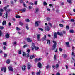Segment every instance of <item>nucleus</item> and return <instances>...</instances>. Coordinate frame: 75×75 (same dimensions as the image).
<instances>
[{
	"instance_id": "obj_1",
	"label": "nucleus",
	"mask_w": 75,
	"mask_h": 75,
	"mask_svg": "<svg viewBox=\"0 0 75 75\" xmlns=\"http://www.w3.org/2000/svg\"><path fill=\"white\" fill-rule=\"evenodd\" d=\"M6 13L5 14V16H4V18L7 19V16H8V13H9L10 11V9H7L6 10Z\"/></svg>"
},
{
	"instance_id": "obj_2",
	"label": "nucleus",
	"mask_w": 75,
	"mask_h": 75,
	"mask_svg": "<svg viewBox=\"0 0 75 75\" xmlns=\"http://www.w3.org/2000/svg\"><path fill=\"white\" fill-rule=\"evenodd\" d=\"M32 50H34V48H35V50H37L39 49V48L38 47H36L35 46V44L33 43H32Z\"/></svg>"
},
{
	"instance_id": "obj_3",
	"label": "nucleus",
	"mask_w": 75,
	"mask_h": 75,
	"mask_svg": "<svg viewBox=\"0 0 75 75\" xmlns=\"http://www.w3.org/2000/svg\"><path fill=\"white\" fill-rule=\"evenodd\" d=\"M27 69H30L31 67V65L30 63H28L27 64Z\"/></svg>"
},
{
	"instance_id": "obj_4",
	"label": "nucleus",
	"mask_w": 75,
	"mask_h": 75,
	"mask_svg": "<svg viewBox=\"0 0 75 75\" xmlns=\"http://www.w3.org/2000/svg\"><path fill=\"white\" fill-rule=\"evenodd\" d=\"M41 23V21H38L35 22V24L36 27H38V24Z\"/></svg>"
},
{
	"instance_id": "obj_5",
	"label": "nucleus",
	"mask_w": 75,
	"mask_h": 75,
	"mask_svg": "<svg viewBox=\"0 0 75 75\" xmlns=\"http://www.w3.org/2000/svg\"><path fill=\"white\" fill-rule=\"evenodd\" d=\"M38 11H39V8L38 7L36 8L35 10V13L37 14L38 13Z\"/></svg>"
},
{
	"instance_id": "obj_6",
	"label": "nucleus",
	"mask_w": 75,
	"mask_h": 75,
	"mask_svg": "<svg viewBox=\"0 0 75 75\" xmlns=\"http://www.w3.org/2000/svg\"><path fill=\"white\" fill-rule=\"evenodd\" d=\"M1 71H4V72H6V68L5 67L2 68L1 69Z\"/></svg>"
},
{
	"instance_id": "obj_7",
	"label": "nucleus",
	"mask_w": 75,
	"mask_h": 75,
	"mask_svg": "<svg viewBox=\"0 0 75 75\" xmlns=\"http://www.w3.org/2000/svg\"><path fill=\"white\" fill-rule=\"evenodd\" d=\"M44 30L45 31H48L50 30V27L48 26H46L44 28Z\"/></svg>"
},
{
	"instance_id": "obj_8",
	"label": "nucleus",
	"mask_w": 75,
	"mask_h": 75,
	"mask_svg": "<svg viewBox=\"0 0 75 75\" xmlns=\"http://www.w3.org/2000/svg\"><path fill=\"white\" fill-rule=\"evenodd\" d=\"M40 36H41V35L38 34L37 36V39L38 41H40Z\"/></svg>"
},
{
	"instance_id": "obj_9",
	"label": "nucleus",
	"mask_w": 75,
	"mask_h": 75,
	"mask_svg": "<svg viewBox=\"0 0 75 75\" xmlns=\"http://www.w3.org/2000/svg\"><path fill=\"white\" fill-rule=\"evenodd\" d=\"M20 11H22V12H23V13H25V12L26 11V8H24L23 9L20 10Z\"/></svg>"
},
{
	"instance_id": "obj_10",
	"label": "nucleus",
	"mask_w": 75,
	"mask_h": 75,
	"mask_svg": "<svg viewBox=\"0 0 75 75\" xmlns=\"http://www.w3.org/2000/svg\"><path fill=\"white\" fill-rule=\"evenodd\" d=\"M27 41L28 42H31V41H32V40H31V39H30L28 38H27Z\"/></svg>"
},
{
	"instance_id": "obj_11",
	"label": "nucleus",
	"mask_w": 75,
	"mask_h": 75,
	"mask_svg": "<svg viewBox=\"0 0 75 75\" xmlns=\"http://www.w3.org/2000/svg\"><path fill=\"white\" fill-rule=\"evenodd\" d=\"M8 69L10 71H13L14 70L12 68V67L10 66L9 67Z\"/></svg>"
},
{
	"instance_id": "obj_12",
	"label": "nucleus",
	"mask_w": 75,
	"mask_h": 75,
	"mask_svg": "<svg viewBox=\"0 0 75 75\" xmlns=\"http://www.w3.org/2000/svg\"><path fill=\"white\" fill-rule=\"evenodd\" d=\"M56 45H53L52 48V50H55V49L56 48Z\"/></svg>"
},
{
	"instance_id": "obj_13",
	"label": "nucleus",
	"mask_w": 75,
	"mask_h": 75,
	"mask_svg": "<svg viewBox=\"0 0 75 75\" xmlns=\"http://www.w3.org/2000/svg\"><path fill=\"white\" fill-rule=\"evenodd\" d=\"M2 25H6V21H4L2 22Z\"/></svg>"
},
{
	"instance_id": "obj_14",
	"label": "nucleus",
	"mask_w": 75,
	"mask_h": 75,
	"mask_svg": "<svg viewBox=\"0 0 75 75\" xmlns=\"http://www.w3.org/2000/svg\"><path fill=\"white\" fill-rule=\"evenodd\" d=\"M38 66L39 68H41V64L40 62H39L38 64Z\"/></svg>"
},
{
	"instance_id": "obj_15",
	"label": "nucleus",
	"mask_w": 75,
	"mask_h": 75,
	"mask_svg": "<svg viewBox=\"0 0 75 75\" xmlns=\"http://www.w3.org/2000/svg\"><path fill=\"white\" fill-rule=\"evenodd\" d=\"M57 33L55 32L54 33V38H57Z\"/></svg>"
},
{
	"instance_id": "obj_16",
	"label": "nucleus",
	"mask_w": 75,
	"mask_h": 75,
	"mask_svg": "<svg viewBox=\"0 0 75 75\" xmlns=\"http://www.w3.org/2000/svg\"><path fill=\"white\" fill-rule=\"evenodd\" d=\"M5 37L6 38H8L10 37V35L8 33H7L5 35Z\"/></svg>"
},
{
	"instance_id": "obj_17",
	"label": "nucleus",
	"mask_w": 75,
	"mask_h": 75,
	"mask_svg": "<svg viewBox=\"0 0 75 75\" xmlns=\"http://www.w3.org/2000/svg\"><path fill=\"white\" fill-rule=\"evenodd\" d=\"M57 34L59 35H60L61 36L62 35H63V34H62V33H59V32H57Z\"/></svg>"
},
{
	"instance_id": "obj_18",
	"label": "nucleus",
	"mask_w": 75,
	"mask_h": 75,
	"mask_svg": "<svg viewBox=\"0 0 75 75\" xmlns=\"http://www.w3.org/2000/svg\"><path fill=\"white\" fill-rule=\"evenodd\" d=\"M25 21L26 22V23H29L30 21V19H25Z\"/></svg>"
},
{
	"instance_id": "obj_19",
	"label": "nucleus",
	"mask_w": 75,
	"mask_h": 75,
	"mask_svg": "<svg viewBox=\"0 0 75 75\" xmlns=\"http://www.w3.org/2000/svg\"><path fill=\"white\" fill-rule=\"evenodd\" d=\"M46 37L47 36L45 35L42 39V40H43V41H44V40H46Z\"/></svg>"
},
{
	"instance_id": "obj_20",
	"label": "nucleus",
	"mask_w": 75,
	"mask_h": 75,
	"mask_svg": "<svg viewBox=\"0 0 75 75\" xmlns=\"http://www.w3.org/2000/svg\"><path fill=\"white\" fill-rule=\"evenodd\" d=\"M26 66L24 65V66H23L22 68V70L23 71H25V70Z\"/></svg>"
},
{
	"instance_id": "obj_21",
	"label": "nucleus",
	"mask_w": 75,
	"mask_h": 75,
	"mask_svg": "<svg viewBox=\"0 0 75 75\" xmlns=\"http://www.w3.org/2000/svg\"><path fill=\"white\" fill-rule=\"evenodd\" d=\"M67 1L69 3H72V0H67Z\"/></svg>"
},
{
	"instance_id": "obj_22",
	"label": "nucleus",
	"mask_w": 75,
	"mask_h": 75,
	"mask_svg": "<svg viewBox=\"0 0 75 75\" xmlns=\"http://www.w3.org/2000/svg\"><path fill=\"white\" fill-rule=\"evenodd\" d=\"M53 43L54 44L53 45H57V42L54 40L53 41Z\"/></svg>"
},
{
	"instance_id": "obj_23",
	"label": "nucleus",
	"mask_w": 75,
	"mask_h": 75,
	"mask_svg": "<svg viewBox=\"0 0 75 75\" xmlns=\"http://www.w3.org/2000/svg\"><path fill=\"white\" fill-rule=\"evenodd\" d=\"M62 56L63 57H64V58H66V57H67V55H66V54H63L62 55Z\"/></svg>"
},
{
	"instance_id": "obj_24",
	"label": "nucleus",
	"mask_w": 75,
	"mask_h": 75,
	"mask_svg": "<svg viewBox=\"0 0 75 75\" xmlns=\"http://www.w3.org/2000/svg\"><path fill=\"white\" fill-rule=\"evenodd\" d=\"M34 58V56L33 55H32L31 56L30 59H33V58Z\"/></svg>"
},
{
	"instance_id": "obj_25",
	"label": "nucleus",
	"mask_w": 75,
	"mask_h": 75,
	"mask_svg": "<svg viewBox=\"0 0 75 75\" xmlns=\"http://www.w3.org/2000/svg\"><path fill=\"white\" fill-rule=\"evenodd\" d=\"M40 73H41V71H39V72L37 73V75H40Z\"/></svg>"
},
{
	"instance_id": "obj_26",
	"label": "nucleus",
	"mask_w": 75,
	"mask_h": 75,
	"mask_svg": "<svg viewBox=\"0 0 75 75\" xmlns=\"http://www.w3.org/2000/svg\"><path fill=\"white\" fill-rule=\"evenodd\" d=\"M55 67L56 68H58V67H59V64H56Z\"/></svg>"
},
{
	"instance_id": "obj_27",
	"label": "nucleus",
	"mask_w": 75,
	"mask_h": 75,
	"mask_svg": "<svg viewBox=\"0 0 75 75\" xmlns=\"http://www.w3.org/2000/svg\"><path fill=\"white\" fill-rule=\"evenodd\" d=\"M47 43L48 44H50V40H47Z\"/></svg>"
},
{
	"instance_id": "obj_28",
	"label": "nucleus",
	"mask_w": 75,
	"mask_h": 75,
	"mask_svg": "<svg viewBox=\"0 0 75 75\" xmlns=\"http://www.w3.org/2000/svg\"><path fill=\"white\" fill-rule=\"evenodd\" d=\"M70 32L71 33H74V30H70Z\"/></svg>"
},
{
	"instance_id": "obj_29",
	"label": "nucleus",
	"mask_w": 75,
	"mask_h": 75,
	"mask_svg": "<svg viewBox=\"0 0 75 75\" xmlns=\"http://www.w3.org/2000/svg\"><path fill=\"white\" fill-rule=\"evenodd\" d=\"M71 55L73 56V57H75V53L73 52H72Z\"/></svg>"
},
{
	"instance_id": "obj_30",
	"label": "nucleus",
	"mask_w": 75,
	"mask_h": 75,
	"mask_svg": "<svg viewBox=\"0 0 75 75\" xmlns=\"http://www.w3.org/2000/svg\"><path fill=\"white\" fill-rule=\"evenodd\" d=\"M15 17L16 18H20V16L19 15H16Z\"/></svg>"
},
{
	"instance_id": "obj_31",
	"label": "nucleus",
	"mask_w": 75,
	"mask_h": 75,
	"mask_svg": "<svg viewBox=\"0 0 75 75\" xmlns=\"http://www.w3.org/2000/svg\"><path fill=\"white\" fill-rule=\"evenodd\" d=\"M43 4L44 6H47V3L46 2H44L43 3Z\"/></svg>"
},
{
	"instance_id": "obj_32",
	"label": "nucleus",
	"mask_w": 75,
	"mask_h": 75,
	"mask_svg": "<svg viewBox=\"0 0 75 75\" xmlns=\"http://www.w3.org/2000/svg\"><path fill=\"white\" fill-rule=\"evenodd\" d=\"M27 52H28V53H30V49H28L27 50Z\"/></svg>"
},
{
	"instance_id": "obj_33",
	"label": "nucleus",
	"mask_w": 75,
	"mask_h": 75,
	"mask_svg": "<svg viewBox=\"0 0 75 75\" xmlns=\"http://www.w3.org/2000/svg\"><path fill=\"white\" fill-rule=\"evenodd\" d=\"M16 30L17 31H20L21 30L18 27H16Z\"/></svg>"
},
{
	"instance_id": "obj_34",
	"label": "nucleus",
	"mask_w": 75,
	"mask_h": 75,
	"mask_svg": "<svg viewBox=\"0 0 75 75\" xmlns=\"http://www.w3.org/2000/svg\"><path fill=\"white\" fill-rule=\"evenodd\" d=\"M46 20L47 21H50V18H47L46 19Z\"/></svg>"
},
{
	"instance_id": "obj_35",
	"label": "nucleus",
	"mask_w": 75,
	"mask_h": 75,
	"mask_svg": "<svg viewBox=\"0 0 75 75\" xmlns=\"http://www.w3.org/2000/svg\"><path fill=\"white\" fill-rule=\"evenodd\" d=\"M50 67H51V66L49 65H47L46 67V68H47V69H48V68H50Z\"/></svg>"
},
{
	"instance_id": "obj_36",
	"label": "nucleus",
	"mask_w": 75,
	"mask_h": 75,
	"mask_svg": "<svg viewBox=\"0 0 75 75\" xmlns=\"http://www.w3.org/2000/svg\"><path fill=\"white\" fill-rule=\"evenodd\" d=\"M10 3H11V4H12V5L14 4V3L13 2V1H10Z\"/></svg>"
},
{
	"instance_id": "obj_37",
	"label": "nucleus",
	"mask_w": 75,
	"mask_h": 75,
	"mask_svg": "<svg viewBox=\"0 0 75 75\" xmlns=\"http://www.w3.org/2000/svg\"><path fill=\"white\" fill-rule=\"evenodd\" d=\"M39 30H40V31H43V29L42 28H39Z\"/></svg>"
},
{
	"instance_id": "obj_38",
	"label": "nucleus",
	"mask_w": 75,
	"mask_h": 75,
	"mask_svg": "<svg viewBox=\"0 0 75 75\" xmlns=\"http://www.w3.org/2000/svg\"><path fill=\"white\" fill-rule=\"evenodd\" d=\"M59 25L60 27H63V25L62 24H59Z\"/></svg>"
},
{
	"instance_id": "obj_39",
	"label": "nucleus",
	"mask_w": 75,
	"mask_h": 75,
	"mask_svg": "<svg viewBox=\"0 0 75 75\" xmlns=\"http://www.w3.org/2000/svg\"><path fill=\"white\" fill-rule=\"evenodd\" d=\"M32 8H33V7H32V6H29V9H30L31 10V9H32Z\"/></svg>"
},
{
	"instance_id": "obj_40",
	"label": "nucleus",
	"mask_w": 75,
	"mask_h": 75,
	"mask_svg": "<svg viewBox=\"0 0 75 75\" xmlns=\"http://www.w3.org/2000/svg\"><path fill=\"white\" fill-rule=\"evenodd\" d=\"M6 62L7 64H9L10 62V60H7V61H6Z\"/></svg>"
},
{
	"instance_id": "obj_41",
	"label": "nucleus",
	"mask_w": 75,
	"mask_h": 75,
	"mask_svg": "<svg viewBox=\"0 0 75 75\" xmlns=\"http://www.w3.org/2000/svg\"><path fill=\"white\" fill-rule=\"evenodd\" d=\"M19 24H20V25H21V26H22V25H23V23H22V22H20Z\"/></svg>"
},
{
	"instance_id": "obj_42",
	"label": "nucleus",
	"mask_w": 75,
	"mask_h": 75,
	"mask_svg": "<svg viewBox=\"0 0 75 75\" xmlns=\"http://www.w3.org/2000/svg\"><path fill=\"white\" fill-rule=\"evenodd\" d=\"M4 28V27L3 26H0V29L1 30H3V29Z\"/></svg>"
},
{
	"instance_id": "obj_43",
	"label": "nucleus",
	"mask_w": 75,
	"mask_h": 75,
	"mask_svg": "<svg viewBox=\"0 0 75 75\" xmlns=\"http://www.w3.org/2000/svg\"><path fill=\"white\" fill-rule=\"evenodd\" d=\"M66 30H68L69 29V26L68 25H67L66 26Z\"/></svg>"
},
{
	"instance_id": "obj_44",
	"label": "nucleus",
	"mask_w": 75,
	"mask_h": 75,
	"mask_svg": "<svg viewBox=\"0 0 75 75\" xmlns=\"http://www.w3.org/2000/svg\"><path fill=\"white\" fill-rule=\"evenodd\" d=\"M29 56H30L29 53H27V55H26V57H27V58H28V57H29Z\"/></svg>"
},
{
	"instance_id": "obj_45",
	"label": "nucleus",
	"mask_w": 75,
	"mask_h": 75,
	"mask_svg": "<svg viewBox=\"0 0 75 75\" xmlns=\"http://www.w3.org/2000/svg\"><path fill=\"white\" fill-rule=\"evenodd\" d=\"M48 24L50 27H52V25L51 24V23H50V22Z\"/></svg>"
},
{
	"instance_id": "obj_46",
	"label": "nucleus",
	"mask_w": 75,
	"mask_h": 75,
	"mask_svg": "<svg viewBox=\"0 0 75 75\" xmlns=\"http://www.w3.org/2000/svg\"><path fill=\"white\" fill-rule=\"evenodd\" d=\"M35 62H37V61H38V59H37V58L35 59Z\"/></svg>"
},
{
	"instance_id": "obj_47",
	"label": "nucleus",
	"mask_w": 75,
	"mask_h": 75,
	"mask_svg": "<svg viewBox=\"0 0 75 75\" xmlns=\"http://www.w3.org/2000/svg\"><path fill=\"white\" fill-rule=\"evenodd\" d=\"M1 35H2V32L0 30V37L1 36Z\"/></svg>"
},
{
	"instance_id": "obj_48",
	"label": "nucleus",
	"mask_w": 75,
	"mask_h": 75,
	"mask_svg": "<svg viewBox=\"0 0 75 75\" xmlns=\"http://www.w3.org/2000/svg\"><path fill=\"white\" fill-rule=\"evenodd\" d=\"M3 44H4V45H6V42H4L3 43Z\"/></svg>"
},
{
	"instance_id": "obj_49",
	"label": "nucleus",
	"mask_w": 75,
	"mask_h": 75,
	"mask_svg": "<svg viewBox=\"0 0 75 75\" xmlns=\"http://www.w3.org/2000/svg\"><path fill=\"white\" fill-rule=\"evenodd\" d=\"M29 4H30V5H33V3L32 2H30L29 3Z\"/></svg>"
},
{
	"instance_id": "obj_50",
	"label": "nucleus",
	"mask_w": 75,
	"mask_h": 75,
	"mask_svg": "<svg viewBox=\"0 0 75 75\" xmlns=\"http://www.w3.org/2000/svg\"><path fill=\"white\" fill-rule=\"evenodd\" d=\"M66 45H68L69 44V42H66Z\"/></svg>"
},
{
	"instance_id": "obj_51",
	"label": "nucleus",
	"mask_w": 75,
	"mask_h": 75,
	"mask_svg": "<svg viewBox=\"0 0 75 75\" xmlns=\"http://www.w3.org/2000/svg\"><path fill=\"white\" fill-rule=\"evenodd\" d=\"M20 2L21 3H22L23 2V0H20Z\"/></svg>"
},
{
	"instance_id": "obj_52",
	"label": "nucleus",
	"mask_w": 75,
	"mask_h": 75,
	"mask_svg": "<svg viewBox=\"0 0 75 75\" xmlns=\"http://www.w3.org/2000/svg\"><path fill=\"white\" fill-rule=\"evenodd\" d=\"M23 56H25V53L23 52Z\"/></svg>"
},
{
	"instance_id": "obj_53",
	"label": "nucleus",
	"mask_w": 75,
	"mask_h": 75,
	"mask_svg": "<svg viewBox=\"0 0 75 75\" xmlns=\"http://www.w3.org/2000/svg\"><path fill=\"white\" fill-rule=\"evenodd\" d=\"M60 4H61V5H62V6H63V5H64V3L63 2H61L60 3Z\"/></svg>"
},
{
	"instance_id": "obj_54",
	"label": "nucleus",
	"mask_w": 75,
	"mask_h": 75,
	"mask_svg": "<svg viewBox=\"0 0 75 75\" xmlns=\"http://www.w3.org/2000/svg\"><path fill=\"white\" fill-rule=\"evenodd\" d=\"M37 2H38V1H35L34 2V4H35V5H37Z\"/></svg>"
},
{
	"instance_id": "obj_55",
	"label": "nucleus",
	"mask_w": 75,
	"mask_h": 75,
	"mask_svg": "<svg viewBox=\"0 0 75 75\" xmlns=\"http://www.w3.org/2000/svg\"><path fill=\"white\" fill-rule=\"evenodd\" d=\"M3 10L2 9H0V12H3Z\"/></svg>"
},
{
	"instance_id": "obj_56",
	"label": "nucleus",
	"mask_w": 75,
	"mask_h": 75,
	"mask_svg": "<svg viewBox=\"0 0 75 75\" xmlns=\"http://www.w3.org/2000/svg\"><path fill=\"white\" fill-rule=\"evenodd\" d=\"M71 22H74L75 21L73 19H71Z\"/></svg>"
},
{
	"instance_id": "obj_57",
	"label": "nucleus",
	"mask_w": 75,
	"mask_h": 75,
	"mask_svg": "<svg viewBox=\"0 0 75 75\" xmlns=\"http://www.w3.org/2000/svg\"><path fill=\"white\" fill-rule=\"evenodd\" d=\"M42 59L41 58H39V59H38V61H41Z\"/></svg>"
},
{
	"instance_id": "obj_58",
	"label": "nucleus",
	"mask_w": 75,
	"mask_h": 75,
	"mask_svg": "<svg viewBox=\"0 0 75 75\" xmlns=\"http://www.w3.org/2000/svg\"><path fill=\"white\" fill-rule=\"evenodd\" d=\"M31 74H32V75H35V74H34V72H32Z\"/></svg>"
},
{
	"instance_id": "obj_59",
	"label": "nucleus",
	"mask_w": 75,
	"mask_h": 75,
	"mask_svg": "<svg viewBox=\"0 0 75 75\" xmlns=\"http://www.w3.org/2000/svg\"><path fill=\"white\" fill-rule=\"evenodd\" d=\"M3 52V51L0 49V54H1Z\"/></svg>"
},
{
	"instance_id": "obj_60",
	"label": "nucleus",
	"mask_w": 75,
	"mask_h": 75,
	"mask_svg": "<svg viewBox=\"0 0 75 75\" xmlns=\"http://www.w3.org/2000/svg\"><path fill=\"white\" fill-rule=\"evenodd\" d=\"M49 6L50 7H51V6H52V4H50L49 5Z\"/></svg>"
},
{
	"instance_id": "obj_61",
	"label": "nucleus",
	"mask_w": 75,
	"mask_h": 75,
	"mask_svg": "<svg viewBox=\"0 0 75 75\" xmlns=\"http://www.w3.org/2000/svg\"><path fill=\"white\" fill-rule=\"evenodd\" d=\"M7 56V55L6 54H4V57H6Z\"/></svg>"
},
{
	"instance_id": "obj_62",
	"label": "nucleus",
	"mask_w": 75,
	"mask_h": 75,
	"mask_svg": "<svg viewBox=\"0 0 75 75\" xmlns=\"http://www.w3.org/2000/svg\"><path fill=\"white\" fill-rule=\"evenodd\" d=\"M26 29H27V30L29 29V27H28V26H26Z\"/></svg>"
},
{
	"instance_id": "obj_63",
	"label": "nucleus",
	"mask_w": 75,
	"mask_h": 75,
	"mask_svg": "<svg viewBox=\"0 0 75 75\" xmlns=\"http://www.w3.org/2000/svg\"><path fill=\"white\" fill-rule=\"evenodd\" d=\"M21 50H20L19 51V54H21Z\"/></svg>"
},
{
	"instance_id": "obj_64",
	"label": "nucleus",
	"mask_w": 75,
	"mask_h": 75,
	"mask_svg": "<svg viewBox=\"0 0 75 75\" xmlns=\"http://www.w3.org/2000/svg\"><path fill=\"white\" fill-rule=\"evenodd\" d=\"M56 75H60V74L59 73H57L56 74Z\"/></svg>"
}]
</instances>
